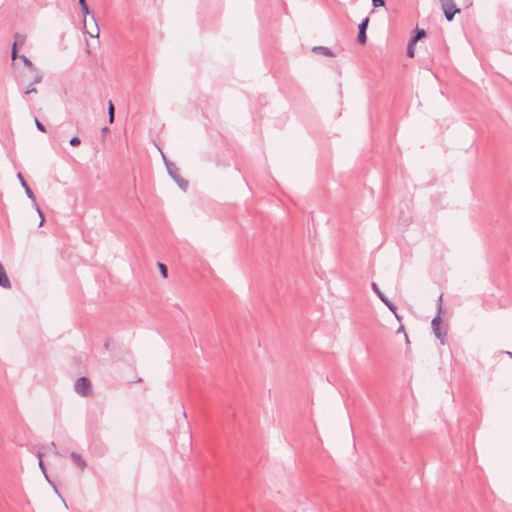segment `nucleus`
<instances>
[{
    "instance_id": "obj_23",
    "label": "nucleus",
    "mask_w": 512,
    "mask_h": 512,
    "mask_svg": "<svg viewBox=\"0 0 512 512\" xmlns=\"http://www.w3.org/2000/svg\"><path fill=\"white\" fill-rule=\"evenodd\" d=\"M38 457H39V466H40L41 470L43 472H45L44 464H43V461H42V454L40 452L38 453Z\"/></svg>"
},
{
    "instance_id": "obj_1",
    "label": "nucleus",
    "mask_w": 512,
    "mask_h": 512,
    "mask_svg": "<svg viewBox=\"0 0 512 512\" xmlns=\"http://www.w3.org/2000/svg\"><path fill=\"white\" fill-rule=\"evenodd\" d=\"M442 294L438 298V311L431 321V327L435 337L444 344L447 337V329L441 325Z\"/></svg>"
},
{
    "instance_id": "obj_4",
    "label": "nucleus",
    "mask_w": 512,
    "mask_h": 512,
    "mask_svg": "<svg viewBox=\"0 0 512 512\" xmlns=\"http://www.w3.org/2000/svg\"><path fill=\"white\" fill-rule=\"evenodd\" d=\"M411 35L406 49V55L410 58H413L415 56V45L417 42L421 39H423L426 36V31L424 29H420L416 27Z\"/></svg>"
},
{
    "instance_id": "obj_8",
    "label": "nucleus",
    "mask_w": 512,
    "mask_h": 512,
    "mask_svg": "<svg viewBox=\"0 0 512 512\" xmlns=\"http://www.w3.org/2000/svg\"><path fill=\"white\" fill-rule=\"evenodd\" d=\"M25 40H26V36L25 35H22L20 33H15L14 34V41H13L12 48H11V58L13 60H15L17 58L18 48H20V47H22L24 45Z\"/></svg>"
},
{
    "instance_id": "obj_28",
    "label": "nucleus",
    "mask_w": 512,
    "mask_h": 512,
    "mask_svg": "<svg viewBox=\"0 0 512 512\" xmlns=\"http://www.w3.org/2000/svg\"><path fill=\"white\" fill-rule=\"evenodd\" d=\"M402 330H404V328H403V326L401 325V326L399 327V332H402Z\"/></svg>"
},
{
    "instance_id": "obj_22",
    "label": "nucleus",
    "mask_w": 512,
    "mask_h": 512,
    "mask_svg": "<svg viewBox=\"0 0 512 512\" xmlns=\"http://www.w3.org/2000/svg\"><path fill=\"white\" fill-rule=\"evenodd\" d=\"M80 143H81V139H80L78 136H73V137L69 140V144H70L71 146H78Z\"/></svg>"
},
{
    "instance_id": "obj_20",
    "label": "nucleus",
    "mask_w": 512,
    "mask_h": 512,
    "mask_svg": "<svg viewBox=\"0 0 512 512\" xmlns=\"http://www.w3.org/2000/svg\"><path fill=\"white\" fill-rule=\"evenodd\" d=\"M35 125H36V128L40 131V132H46V128L44 126V124L42 122H40L38 120V118L35 117Z\"/></svg>"
},
{
    "instance_id": "obj_30",
    "label": "nucleus",
    "mask_w": 512,
    "mask_h": 512,
    "mask_svg": "<svg viewBox=\"0 0 512 512\" xmlns=\"http://www.w3.org/2000/svg\"><path fill=\"white\" fill-rule=\"evenodd\" d=\"M0 266H2V263L0 262Z\"/></svg>"
},
{
    "instance_id": "obj_3",
    "label": "nucleus",
    "mask_w": 512,
    "mask_h": 512,
    "mask_svg": "<svg viewBox=\"0 0 512 512\" xmlns=\"http://www.w3.org/2000/svg\"><path fill=\"white\" fill-rule=\"evenodd\" d=\"M74 390L82 397H89L93 393L91 382L85 376L76 379L74 383Z\"/></svg>"
},
{
    "instance_id": "obj_19",
    "label": "nucleus",
    "mask_w": 512,
    "mask_h": 512,
    "mask_svg": "<svg viewBox=\"0 0 512 512\" xmlns=\"http://www.w3.org/2000/svg\"><path fill=\"white\" fill-rule=\"evenodd\" d=\"M23 93L25 95H28L31 93H37V89L35 88V85L30 82L28 87L26 88V90L23 91Z\"/></svg>"
},
{
    "instance_id": "obj_24",
    "label": "nucleus",
    "mask_w": 512,
    "mask_h": 512,
    "mask_svg": "<svg viewBox=\"0 0 512 512\" xmlns=\"http://www.w3.org/2000/svg\"><path fill=\"white\" fill-rule=\"evenodd\" d=\"M161 155H162V159H163V162L164 164L166 165V162L167 161H170L169 159H167V157L165 156V154L163 152H161Z\"/></svg>"
},
{
    "instance_id": "obj_25",
    "label": "nucleus",
    "mask_w": 512,
    "mask_h": 512,
    "mask_svg": "<svg viewBox=\"0 0 512 512\" xmlns=\"http://www.w3.org/2000/svg\"><path fill=\"white\" fill-rule=\"evenodd\" d=\"M101 132H102V133H107V132H109V128H108V127H103V128L101 129Z\"/></svg>"
},
{
    "instance_id": "obj_16",
    "label": "nucleus",
    "mask_w": 512,
    "mask_h": 512,
    "mask_svg": "<svg viewBox=\"0 0 512 512\" xmlns=\"http://www.w3.org/2000/svg\"><path fill=\"white\" fill-rule=\"evenodd\" d=\"M79 5L81 8V13L85 18L90 13L86 0H79Z\"/></svg>"
},
{
    "instance_id": "obj_7",
    "label": "nucleus",
    "mask_w": 512,
    "mask_h": 512,
    "mask_svg": "<svg viewBox=\"0 0 512 512\" xmlns=\"http://www.w3.org/2000/svg\"><path fill=\"white\" fill-rule=\"evenodd\" d=\"M369 24V17H365L358 24L357 42L364 45L367 42V28Z\"/></svg>"
},
{
    "instance_id": "obj_18",
    "label": "nucleus",
    "mask_w": 512,
    "mask_h": 512,
    "mask_svg": "<svg viewBox=\"0 0 512 512\" xmlns=\"http://www.w3.org/2000/svg\"><path fill=\"white\" fill-rule=\"evenodd\" d=\"M34 207H35V209H36V211H37V213L39 214V217H40V218H39V221H40V222H39V225H38V226H39V227H41V226L44 224V222H45V216H44V213H43V211L41 210V208H40V206H39V204H38V203H37V206H34Z\"/></svg>"
},
{
    "instance_id": "obj_26",
    "label": "nucleus",
    "mask_w": 512,
    "mask_h": 512,
    "mask_svg": "<svg viewBox=\"0 0 512 512\" xmlns=\"http://www.w3.org/2000/svg\"><path fill=\"white\" fill-rule=\"evenodd\" d=\"M404 337H405V341H406L407 343H409L408 336H407V334H406L405 332H404Z\"/></svg>"
},
{
    "instance_id": "obj_29",
    "label": "nucleus",
    "mask_w": 512,
    "mask_h": 512,
    "mask_svg": "<svg viewBox=\"0 0 512 512\" xmlns=\"http://www.w3.org/2000/svg\"><path fill=\"white\" fill-rule=\"evenodd\" d=\"M402 330H404V328H403V326L401 325V326L399 327V332H402Z\"/></svg>"
},
{
    "instance_id": "obj_13",
    "label": "nucleus",
    "mask_w": 512,
    "mask_h": 512,
    "mask_svg": "<svg viewBox=\"0 0 512 512\" xmlns=\"http://www.w3.org/2000/svg\"><path fill=\"white\" fill-rule=\"evenodd\" d=\"M17 58H19L23 64L25 65V67H27V69L31 72V71H36V66L33 64V62L25 55H17Z\"/></svg>"
},
{
    "instance_id": "obj_12",
    "label": "nucleus",
    "mask_w": 512,
    "mask_h": 512,
    "mask_svg": "<svg viewBox=\"0 0 512 512\" xmlns=\"http://www.w3.org/2000/svg\"><path fill=\"white\" fill-rule=\"evenodd\" d=\"M312 51L318 52L327 57H334V53L332 52V50L325 46H315L313 47Z\"/></svg>"
},
{
    "instance_id": "obj_14",
    "label": "nucleus",
    "mask_w": 512,
    "mask_h": 512,
    "mask_svg": "<svg viewBox=\"0 0 512 512\" xmlns=\"http://www.w3.org/2000/svg\"><path fill=\"white\" fill-rule=\"evenodd\" d=\"M108 117H109V123L113 124L115 120V107L112 102V100L108 101Z\"/></svg>"
},
{
    "instance_id": "obj_9",
    "label": "nucleus",
    "mask_w": 512,
    "mask_h": 512,
    "mask_svg": "<svg viewBox=\"0 0 512 512\" xmlns=\"http://www.w3.org/2000/svg\"><path fill=\"white\" fill-rule=\"evenodd\" d=\"M17 178H18L21 186L23 187L26 196L33 202V206H37L36 196H35L34 192L32 191V189L27 184V182L21 172H18Z\"/></svg>"
},
{
    "instance_id": "obj_6",
    "label": "nucleus",
    "mask_w": 512,
    "mask_h": 512,
    "mask_svg": "<svg viewBox=\"0 0 512 512\" xmlns=\"http://www.w3.org/2000/svg\"><path fill=\"white\" fill-rule=\"evenodd\" d=\"M371 288L374 291V293L378 296V298L387 306V308L395 314V316L399 319V316L397 315V306L388 299L385 294L381 292L378 285L375 282H372Z\"/></svg>"
},
{
    "instance_id": "obj_17",
    "label": "nucleus",
    "mask_w": 512,
    "mask_h": 512,
    "mask_svg": "<svg viewBox=\"0 0 512 512\" xmlns=\"http://www.w3.org/2000/svg\"><path fill=\"white\" fill-rule=\"evenodd\" d=\"M157 266H158V269H159V272H160L161 276L163 278H167L168 277V268H167V266L165 264L161 263V262H158Z\"/></svg>"
},
{
    "instance_id": "obj_27",
    "label": "nucleus",
    "mask_w": 512,
    "mask_h": 512,
    "mask_svg": "<svg viewBox=\"0 0 512 512\" xmlns=\"http://www.w3.org/2000/svg\"><path fill=\"white\" fill-rule=\"evenodd\" d=\"M108 345H109V344H108V342H105V343H104V347H105V349H108Z\"/></svg>"
},
{
    "instance_id": "obj_31",
    "label": "nucleus",
    "mask_w": 512,
    "mask_h": 512,
    "mask_svg": "<svg viewBox=\"0 0 512 512\" xmlns=\"http://www.w3.org/2000/svg\"><path fill=\"white\" fill-rule=\"evenodd\" d=\"M510 355H511V357H512V354H510Z\"/></svg>"
},
{
    "instance_id": "obj_5",
    "label": "nucleus",
    "mask_w": 512,
    "mask_h": 512,
    "mask_svg": "<svg viewBox=\"0 0 512 512\" xmlns=\"http://www.w3.org/2000/svg\"><path fill=\"white\" fill-rule=\"evenodd\" d=\"M444 16L448 22H451L455 15L460 13V9L456 6L454 0H439Z\"/></svg>"
},
{
    "instance_id": "obj_15",
    "label": "nucleus",
    "mask_w": 512,
    "mask_h": 512,
    "mask_svg": "<svg viewBox=\"0 0 512 512\" xmlns=\"http://www.w3.org/2000/svg\"><path fill=\"white\" fill-rule=\"evenodd\" d=\"M33 73H35L33 79L31 80V83L36 85L38 83H40L43 79V72L40 71L38 68H36V71H32Z\"/></svg>"
},
{
    "instance_id": "obj_2",
    "label": "nucleus",
    "mask_w": 512,
    "mask_h": 512,
    "mask_svg": "<svg viewBox=\"0 0 512 512\" xmlns=\"http://www.w3.org/2000/svg\"><path fill=\"white\" fill-rule=\"evenodd\" d=\"M166 170H167L168 175L176 182L178 187L182 191L186 192L188 189L189 183L186 179L181 177V175L179 174V168L176 166V164L172 161H167L166 162Z\"/></svg>"
},
{
    "instance_id": "obj_10",
    "label": "nucleus",
    "mask_w": 512,
    "mask_h": 512,
    "mask_svg": "<svg viewBox=\"0 0 512 512\" xmlns=\"http://www.w3.org/2000/svg\"><path fill=\"white\" fill-rule=\"evenodd\" d=\"M0 287L5 289L11 288V282L6 274L4 266H0Z\"/></svg>"
},
{
    "instance_id": "obj_11",
    "label": "nucleus",
    "mask_w": 512,
    "mask_h": 512,
    "mask_svg": "<svg viewBox=\"0 0 512 512\" xmlns=\"http://www.w3.org/2000/svg\"><path fill=\"white\" fill-rule=\"evenodd\" d=\"M71 458L72 460L74 461V463L81 469V470H84V468L86 467V462L85 460L81 457L80 454L76 453V452H72L71 453Z\"/></svg>"
},
{
    "instance_id": "obj_21",
    "label": "nucleus",
    "mask_w": 512,
    "mask_h": 512,
    "mask_svg": "<svg viewBox=\"0 0 512 512\" xmlns=\"http://www.w3.org/2000/svg\"><path fill=\"white\" fill-rule=\"evenodd\" d=\"M386 4V0H372V6L374 8L383 7Z\"/></svg>"
}]
</instances>
